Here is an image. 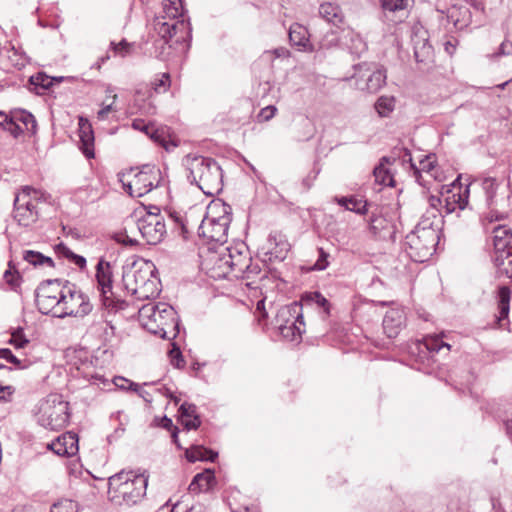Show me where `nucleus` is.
<instances>
[{
    "mask_svg": "<svg viewBox=\"0 0 512 512\" xmlns=\"http://www.w3.org/2000/svg\"><path fill=\"white\" fill-rule=\"evenodd\" d=\"M13 124L21 128V133L28 131L31 133L36 132L37 123L35 117L26 110H15L12 112Z\"/></svg>",
    "mask_w": 512,
    "mask_h": 512,
    "instance_id": "7c9ffc66",
    "label": "nucleus"
},
{
    "mask_svg": "<svg viewBox=\"0 0 512 512\" xmlns=\"http://www.w3.org/2000/svg\"><path fill=\"white\" fill-rule=\"evenodd\" d=\"M511 290L507 284L498 285L497 289V305L499 316L497 317L498 323L508 318L510 311Z\"/></svg>",
    "mask_w": 512,
    "mask_h": 512,
    "instance_id": "c756f323",
    "label": "nucleus"
},
{
    "mask_svg": "<svg viewBox=\"0 0 512 512\" xmlns=\"http://www.w3.org/2000/svg\"><path fill=\"white\" fill-rule=\"evenodd\" d=\"M215 481V476L210 470H206L202 473H197L191 483L189 484V491L198 494L203 491H207L212 482Z\"/></svg>",
    "mask_w": 512,
    "mask_h": 512,
    "instance_id": "473e14b6",
    "label": "nucleus"
},
{
    "mask_svg": "<svg viewBox=\"0 0 512 512\" xmlns=\"http://www.w3.org/2000/svg\"><path fill=\"white\" fill-rule=\"evenodd\" d=\"M493 262L496 267V277H506L512 284V254L510 252L493 256Z\"/></svg>",
    "mask_w": 512,
    "mask_h": 512,
    "instance_id": "2f4dec72",
    "label": "nucleus"
},
{
    "mask_svg": "<svg viewBox=\"0 0 512 512\" xmlns=\"http://www.w3.org/2000/svg\"><path fill=\"white\" fill-rule=\"evenodd\" d=\"M370 231L380 238H386L394 233V226L390 220L381 214L373 213L370 217Z\"/></svg>",
    "mask_w": 512,
    "mask_h": 512,
    "instance_id": "cd10ccee",
    "label": "nucleus"
},
{
    "mask_svg": "<svg viewBox=\"0 0 512 512\" xmlns=\"http://www.w3.org/2000/svg\"><path fill=\"white\" fill-rule=\"evenodd\" d=\"M388 157H382L380 163L373 169V175L375 182L380 185L393 186L394 180L390 171L385 167V163H389Z\"/></svg>",
    "mask_w": 512,
    "mask_h": 512,
    "instance_id": "f704fd0d",
    "label": "nucleus"
},
{
    "mask_svg": "<svg viewBox=\"0 0 512 512\" xmlns=\"http://www.w3.org/2000/svg\"><path fill=\"white\" fill-rule=\"evenodd\" d=\"M277 322L279 323V332L283 338L289 341H300L305 331L302 305L294 302L282 307L278 312Z\"/></svg>",
    "mask_w": 512,
    "mask_h": 512,
    "instance_id": "9b49d317",
    "label": "nucleus"
},
{
    "mask_svg": "<svg viewBox=\"0 0 512 512\" xmlns=\"http://www.w3.org/2000/svg\"><path fill=\"white\" fill-rule=\"evenodd\" d=\"M183 165L189 171L188 178L207 196L218 194L223 187V175L218 163L209 157L188 154Z\"/></svg>",
    "mask_w": 512,
    "mask_h": 512,
    "instance_id": "20e7f679",
    "label": "nucleus"
},
{
    "mask_svg": "<svg viewBox=\"0 0 512 512\" xmlns=\"http://www.w3.org/2000/svg\"><path fill=\"white\" fill-rule=\"evenodd\" d=\"M9 269L4 272L5 282L11 287L12 290L16 291L21 284L22 277L17 270H15V266L12 261L8 264Z\"/></svg>",
    "mask_w": 512,
    "mask_h": 512,
    "instance_id": "49530a36",
    "label": "nucleus"
},
{
    "mask_svg": "<svg viewBox=\"0 0 512 512\" xmlns=\"http://www.w3.org/2000/svg\"><path fill=\"white\" fill-rule=\"evenodd\" d=\"M62 288L59 280H47L36 290V303L41 313L49 314L52 310H59Z\"/></svg>",
    "mask_w": 512,
    "mask_h": 512,
    "instance_id": "2eb2a0df",
    "label": "nucleus"
},
{
    "mask_svg": "<svg viewBox=\"0 0 512 512\" xmlns=\"http://www.w3.org/2000/svg\"><path fill=\"white\" fill-rule=\"evenodd\" d=\"M170 86V75L163 73L161 78L154 82V90L157 93L165 92Z\"/></svg>",
    "mask_w": 512,
    "mask_h": 512,
    "instance_id": "680f3d73",
    "label": "nucleus"
},
{
    "mask_svg": "<svg viewBox=\"0 0 512 512\" xmlns=\"http://www.w3.org/2000/svg\"><path fill=\"white\" fill-rule=\"evenodd\" d=\"M138 230L150 245L160 243L166 234L164 217L160 213H147L138 222Z\"/></svg>",
    "mask_w": 512,
    "mask_h": 512,
    "instance_id": "dca6fc26",
    "label": "nucleus"
},
{
    "mask_svg": "<svg viewBox=\"0 0 512 512\" xmlns=\"http://www.w3.org/2000/svg\"><path fill=\"white\" fill-rule=\"evenodd\" d=\"M59 299L61 301L59 310H56L53 314L60 318L66 316L84 317L92 311L89 298L81 290L76 289L74 285L63 286Z\"/></svg>",
    "mask_w": 512,
    "mask_h": 512,
    "instance_id": "1a4fd4ad",
    "label": "nucleus"
},
{
    "mask_svg": "<svg viewBox=\"0 0 512 512\" xmlns=\"http://www.w3.org/2000/svg\"><path fill=\"white\" fill-rule=\"evenodd\" d=\"M45 425L51 430L64 427L69 421L68 402L58 395L49 396L46 406L43 408Z\"/></svg>",
    "mask_w": 512,
    "mask_h": 512,
    "instance_id": "4468645a",
    "label": "nucleus"
},
{
    "mask_svg": "<svg viewBox=\"0 0 512 512\" xmlns=\"http://www.w3.org/2000/svg\"><path fill=\"white\" fill-rule=\"evenodd\" d=\"M443 335H428L423 339V345L429 352H439L442 348L450 350V345L443 341Z\"/></svg>",
    "mask_w": 512,
    "mask_h": 512,
    "instance_id": "c03bdc74",
    "label": "nucleus"
},
{
    "mask_svg": "<svg viewBox=\"0 0 512 512\" xmlns=\"http://www.w3.org/2000/svg\"><path fill=\"white\" fill-rule=\"evenodd\" d=\"M428 203H429L430 209H428L424 214H428L430 211H436L435 216L437 215V217L440 218V228H442L444 216L442 214V211L439 209V207L444 208L442 198H440L438 196L431 195L428 198Z\"/></svg>",
    "mask_w": 512,
    "mask_h": 512,
    "instance_id": "6e6d98bb",
    "label": "nucleus"
},
{
    "mask_svg": "<svg viewBox=\"0 0 512 512\" xmlns=\"http://www.w3.org/2000/svg\"><path fill=\"white\" fill-rule=\"evenodd\" d=\"M15 389L10 386H2L0 385V401L1 402H9L11 401V397L14 393Z\"/></svg>",
    "mask_w": 512,
    "mask_h": 512,
    "instance_id": "338daca9",
    "label": "nucleus"
},
{
    "mask_svg": "<svg viewBox=\"0 0 512 512\" xmlns=\"http://www.w3.org/2000/svg\"><path fill=\"white\" fill-rule=\"evenodd\" d=\"M95 278L103 306L109 310L119 311L126 308V301L116 298L113 289V269L110 262L100 259L96 265Z\"/></svg>",
    "mask_w": 512,
    "mask_h": 512,
    "instance_id": "9d476101",
    "label": "nucleus"
},
{
    "mask_svg": "<svg viewBox=\"0 0 512 512\" xmlns=\"http://www.w3.org/2000/svg\"><path fill=\"white\" fill-rule=\"evenodd\" d=\"M301 302L300 305H302V307L315 305L318 308H322L326 316L330 314L329 301L320 292L315 291L305 294Z\"/></svg>",
    "mask_w": 512,
    "mask_h": 512,
    "instance_id": "72a5a7b5",
    "label": "nucleus"
},
{
    "mask_svg": "<svg viewBox=\"0 0 512 512\" xmlns=\"http://www.w3.org/2000/svg\"><path fill=\"white\" fill-rule=\"evenodd\" d=\"M341 41L353 55L360 56L367 50L366 42L362 39L360 34L356 33L352 29L343 31Z\"/></svg>",
    "mask_w": 512,
    "mask_h": 512,
    "instance_id": "bb28decb",
    "label": "nucleus"
},
{
    "mask_svg": "<svg viewBox=\"0 0 512 512\" xmlns=\"http://www.w3.org/2000/svg\"><path fill=\"white\" fill-rule=\"evenodd\" d=\"M355 87L361 91L375 93L386 84V70L370 63L354 65Z\"/></svg>",
    "mask_w": 512,
    "mask_h": 512,
    "instance_id": "ddd939ff",
    "label": "nucleus"
},
{
    "mask_svg": "<svg viewBox=\"0 0 512 512\" xmlns=\"http://www.w3.org/2000/svg\"><path fill=\"white\" fill-rule=\"evenodd\" d=\"M481 187L485 194L486 205L489 208L490 221H498L505 218L511 208L509 186L502 185L496 178L485 177L481 181Z\"/></svg>",
    "mask_w": 512,
    "mask_h": 512,
    "instance_id": "0eeeda50",
    "label": "nucleus"
},
{
    "mask_svg": "<svg viewBox=\"0 0 512 512\" xmlns=\"http://www.w3.org/2000/svg\"><path fill=\"white\" fill-rule=\"evenodd\" d=\"M230 258L227 256V247L223 245L217 249L209 248L204 264L215 279L226 278L231 273Z\"/></svg>",
    "mask_w": 512,
    "mask_h": 512,
    "instance_id": "a211bd4d",
    "label": "nucleus"
},
{
    "mask_svg": "<svg viewBox=\"0 0 512 512\" xmlns=\"http://www.w3.org/2000/svg\"><path fill=\"white\" fill-rule=\"evenodd\" d=\"M289 40L294 46L306 47L309 41L307 29L298 23L291 25L289 28Z\"/></svg>",
    "mask_w": 512,
    "mask_h": 512,
    "instance_id": "58836bf2",
    "label": "nucleus"
},
{
    "mask_svg": "<svg viewBox=\"0 0 512 512\" xmlns=\"http://www.w3.org/2000/svg\"><path fill=\"white\" fill-rule=\"evenodd\" d=\"M493 246L494 254H506L510 252L512 254V232L510 229L504 226H498L493 231Z\"/></svg>",
    "mask_w": 512,
    "mask_h": 512,
    "instance_id": "393cba45",
    "label": "nucleus"
},
{
    "mask_svg": "<svg viewBox=\"0 0 512 512\" xmlns=\"http://www.w3.org/2000/svg\"><path fill=\"white\" fill-rule=\"evenodd\" d=\"M0 359H5L7 362L14 364L18 369H24L27 365L22 364V361L18 359L10 349H0Z\"/></svg>",
    "mask_w": 512,
    "mask_h": 512,
    "instance_id": "13d9d810",
    "label": "nucleus"
},
{
    "mask_svg": "<svg viewBox=\"0 0 512 512\" xmlns=\"http://www.w3.org/2000/svg\"><path fill=\"white\" fill-rule=\"evenodd\" d=\"M266 249L270 261H283L290 250V244L283 234L272 232L267 239Z\"/></svg>",
    "mask_w": 512,
    "mask_h": 512,
    "instance_id": "aec40b11",
    "label": "nucleus"
},
{
    "mask_svg": "<svg viewBox=\"0 0 512 512\" xmlns=\"http://www.w3.org/2000/svg\"><path fill=\"white\" fill-rule=\"evenodd\" d=\"M453 189H456L455 184H453ZM457 189L459 190L458 192H454V190H447L448 194L451 193V195L446 196L444 199V210L447 215L453 213L456 208L463 210L468 203V188L464 189L463 192H461L460 186L457 187Z\"/></svg>",
    "mask_w": 512,
    "mask_h": 512,
    "instance_id": "a878e982",
    "label": "nucleus"
},
{
    "mask_svg": "<svg viewBox=\"0 0 512 512\" xmlns=\"http://www.w3.org/2000/svg\"><path fill=\"white\" fill-rule=\"evenodd\" d=\"M14 219L19 225L28 227L35 223L38 219V211L36 205L26 194L19 193L14 200Z\"/></svg>",
    "mask_w": 512,
    "mask_h": 512,
    "instance_id": "6ab92c4d",
    "label": "nucleus"
},
{
    "mask_svg": "<svg viewBox=\"0 0 512 512\" xmlns=\"http://www.w3.org/2000/svg\"><path fill=\"white\" fill-rule=\"evenodd\" d=\"M318 252H319V257H318L317 261L315 262V264L313 265L312 270L323 271L329 265V262H328L329 253H327L323 248H318Z\"/></svg>",
    "mask_w": 512,
    "mask_h": 512,
    "instance_id": "bf43d9fd",
    "label": "nucleus"
},
{
    "mask_svg": "<svg viewBox=\"0 0 512 512\" xmlns=\"http://www.w3.org/2000/svg\"><path fill=\"white\" fill-rule=\"evenodd\" d=\"M277 111V108L273 105L266 106L262 108L258 114L259 121H269L271 120Z\"/></svg>",
    "mask_w": 512,
    "mask_h": 512,
    "instance_id": "e2e57ef3",
    "label": "nucleus"
},
{
    "mask_svg": "<svg viewBox=\"0 0 512 512\" xmlns=\"http://www.w3.org/2000/svg\"><path fill=\"white\" fill-rule=\"evenodd\" d=\"M319 15L334 26H338L344 20L342 9L338 4L332 2L322 3L319 7Z\"/></svg>",
    "mask_w": 512,
    "mask_h": 512,
    "instance_id": "c85d7f7f",
    "label": "nucleus"
},
{
    "mask_svg": "<svg viewBox=\"0 0 512 512\" xmlns=\"http://www.w3.org/2000/svg\"><path fill=\"white\" fill-rule=\"evenodd\" d=\"M21 194H26L27 193V198L28 199H31L32 203H38V202H46V203H50L51 202V195L48 194L47 192L45 191H42V190H38V189H35L33 187H30V186H24L20 192Z\"/></svg>",
    "mask_w": 512,
    "mask_h": 512,
    "instance_id": "a18cd8bd",
    "label": "nucleus"
},
{
    "mask_svg": "<svg viewBox=\"0 0 512 512\" xmlns=\"http://www.w3.org/2000/svg\"><path fill=\"white\" fill-rule=\"evenodd\" d=\"M206 452V448L201 446H195L191 449L186 450V458L189 462H196V461H210L214 462L215 459L218 456L217 452H209L210 456H203V453Z\"/></svg>",
    "mask_w": 512,
    "mask_h": 512,
    "instance_id": "79ce46f5",
    "label": "nucleus"
},
{
    "mask_svg": "<svg viewBox=\"0 0 512 512\" xmlns=\"http://www.w3.org/2000/svg\"><path fill=\"white\" fill-rule=\"evenodd\" d=\"M0 126L9 131L15 137H17L21 132V128L13 124L12 113L8 115L5 112L0 111Z\"/></svg>",
    "mask_w": 512,
    "mask_h": 512,
    "instance_id": "864d4df0",
    "label": "nucleus"
},
{
    "mask_svg": "<svg viewBox=\"0 0 512 512\" xmlns=\"http://www.w3.org/2000/svg\"><path fill=\"white\" fill-rule=\"evenodd\" d=\"M336 202L345 209L353 211L357 214L365 215L368 213L367 201H364L362 204V200H358L354 196L336 198Z\"/></svg>",
    "mask_w": 512,
    "mask_h": 512,
    "instance_id": "e433bc0d",
    "label": "nucleus"
},
{
    "mask_svg": "<svg viewBox=\"0 0 512 512\" xmlns=\"http://www.w3.org/2000/svg\"><path fill=\"white\" fill-rule=\"evenodd\" d=\"M380 117L389 116L395 108V98L392 96H381L374 105Z\"/></svg>",
    "mask_w": 512,
    "mask_h": 512,
    "instance_id": "37998d69",
    "label": "nucleus"
},
{
    "mask_svg": "<svg viewBox=\"0 0 512 512\" xmlns=\"http://www.w3.org/2000/svg\"><path fill=\"white\" fill-rule=\"evenodd\" d=\"M232 221V208L223 201H213L207 208L206 216L199 227V236L208 241L224 245L228 237L229 225Z\"/></svg>",
    "mask_w": 512,
    "mask_h": 512,
    "instance_id": "423d86ee",
    "label": "nucleus"
},
{
    "mask_svg": "<svg viewBox=\"0 0 512 512\" xmlns=\"http://www.w3.org/2000/svg\"><path fill=\"white\" fill-rule=\"evenodd\" d=\"M54 79L55 78H52L43 72H38L30 77L29 82L36 89L41 88L42 90H47L53 85Z\"/></svg>",
    "mask_w": 512,
    "mask_h": 512,
    "instance_id": "de8ad7c7",
    "label": "nucleus"
},
{
    "mask_svg": "<svg viewBox=\"0 0 512 512\" xmlns=\"http://www.w3.org/2000/svg\"><path fill=\"white\" fill-rule=\"evenodd\" d=\"M129 388H133V391L136 392L145 402H152V396L150 393L142 389L137 383H129Z\"/></svg>",
    "mask_w": 512,
    "mask_h": 512,
    "instance_id": "69168bd1",
    "label": "nucleus"
},
{
    "mask_svg": "<svg viewBox=\"0 0 512 512\" xmlns=\"http://www.w3.org/2000/svg\"><path fill=\"white\" fill-rule=\"evenodd\" d=\"M148 478L133 471H120L108 479V499L117 506L137 504L146 494Z\"/></svg>",
    "mask_w": 512,
    "mask_h": 512,
    "instance_id": "7ed1b4c3",
    "label": "nucleus"
},
{
    "mask_svg": "<svg viewBox=\"0 0 512 512\" xmlns=\"http://www.w3.org/2000/svg\"><path fill=\"white\" fill-rule=\"evenodd\" d=\"M169 8L167 10L168 16L171 17L169 21H164L161 19H157L155 23V30L159 35V39L156 40V44L160 43L162 48L165 45H168L170 39L176 37V42H190L191 35V26L190 23L184 19H176L178 15L177 8Z\"/></svg>",
    "mask_w": 512,
    "mask_h": 512,
    "instance_id": "6e6552de",
    "label": "nucleus"
},
{
    "mask_svg": "<svg viewBox=\"0 0 512 512\" xmlns=\"http://www.w3.org/2000/svg\"><path fill=\"white\" fill-rule=\"evenodd\" d=\"M227 256L230 258L231 272L242 274L249 270L251 258L248 256L247 248L244 244L227 247Z\"/></svg>",
    "mask_w": 512,
    "mask_h": 512,
    "instance_id": "5701e85b",
    "label": "nucleus"
},
{
    "mask_svg": "<svg viewBox=\"0 0 512 512\" xmlns=\"http://www.w3.org/2000/svg\"><path fill=\"white\" fill-rule=\"evenodd\" d=\"M50 512H77V504L72 500H63L54 504Z\"/></svg>",
    "mask_w": 512,
    "mask_h": 512,
    "instance_id": "4d7b16f0",
    "label": "nucleus"
},
{
    "mask_svg": "<svg viewBox=\"0 0 512 512\" xmlns=\"http://www.w3.org/2000/svg\"><path fill=\"white\" fill-rule=\"evenodd\" d=\"M297 126L302 130V133H297L296 138L299 141H306L313 137L314 127L309 119L303 118Z\"/></svg>",
    "mask_w": 512,
    "mask_h": 512,
    "instance_id": "3c124183",
    "label": "nucleus"
},
{
    "mask_svg": "<svg viewBox=\"0 0 512 512\" xmlns=\"http://www.w3.org/2000/svg\"><path fill=\"white\" fill-rule=\"evenodd\" d=\"M58 456H73L78 451V436L73 432H66L58 436L47 445Z\"/></svg>",
    "mask_w": 512,
    "mask_h": 512,
    "instance_id": "412c9836",
    "label": "nucleus"
},
{
    "mask_svg": "<svg viewBox=\"0 0 512 512\" xmlns=\"http://www.w3.org/2000/svg\"><path fill=\"white\" fill-rule=\"evenodd\" d=\"M80 149L87 158H94V133L86 118H79Z\"/></svg>",
    "mask_w": 512,
    "mask_h": 512,
    "instance_id": "b1692460",
    "label": "nucleus"
},
{
    "mask_svg": "<svg viewBox=\"0 0 512 512\" xmlns=\"http://www.w3.org/2000/svg\"><path fill=\"white\" fill-rule=\"evenodd\" d=\"M23 259L35 267H37V266H48L50 268L54 267V261L52 260V258L47 257L37 251H33V250L23 251Z\"/></svg>",
    "mask_w": 512,
    "mask_h": 512,
    "instance_id": "ea45409f",
    "label": "nucleus"
},
{
    "mask_svg": "<svg viewBox=\"0 0 512 512\" xmlns=\"http://www.w3.org/2000/svg\"><path fill=\"white\" fill-rule=\"evenodd\" d=\"M161 181V170L155 165L146 164L133 175L128 184H124V187L131 196L142 197L158 187Z\"/></svg>",
    "mask_w": 512,
    "mask_h": 512,
    "instance_id": "f8f14e48",
    "label": "nucleus"
},
{
    "mask_svg": "<svg viewBox=\"0 0 512 512\" xmlns=\"http://www.w3.org/2000/svg\"><path fill=\"white\" fill-rule=\"evenodd\" d=\"M508 55H512V42L505 40L500 44L498 51L494 53L492 57L498 58L499 56Z\"/></svg>",
    "mask_w": 512,
    "mask_h": 512,
    "instance_id": "0e129e2a",
    "label": "nucleus"
},
{
    "mask_svg": "<svg viewBox=\"0 0 512 512\" xmlns=\"http://www.w3.org/2000/svg\"><path fill=\"white\" fill-rule=\"evenodd\" d=\"M124 289L139 300H147L160 292V279L152 261L137 259L122 268Z\"/></svg>",
    "mask_w": 512,
    "mask_h": 512,
    "instance_id": "f03ea898",
    "label": "nucleus"
},
{
    "mask_svg": "<svg viewBox=\"0 0 512 512\" xmlns=\"http://www.w3.org/2000/svg\"><path fill=\"white\" fill-rule=\"evenodd\" d=\"M110 48L113 50L115 55L124 58L131 54L133 44L123 39L119 43H115L114 41H112L110 43Z\"/></svg>",
    "mask_w": 512,
    "mask_h": 512,
    "instance_id": "5fc2aeb1",
    "label": "nucleus"
},
{
    "mask_svg": "<svg viewBox=\"0 0 512 512\" xmlns=\"http://www.w3.org/2000/svg\"><path fill=\"white\" fill-rule=\"evenodd\" d=\"M143 327L163 339H172L179 333V319L175 309L167 303H148L139 309Z\"/></svg>",
    "mask_w": 512,
    "mask_h": 512,
    "instance_id": "39448f33",
    "label": "nucleus"
},
{
    "mask_svg": "<svg viewBox=\"0 0 512 512\" xmlns=\"http://www.w3.org/2000/svg\"><path fill=\"white\" fill-rule=\"evenodd\" d=\"M448 19L453 23L456 29L462 30L468 26L470 21V11L467 8H452L449 11Z\"/></svg>",
    "mask_w": 512,
    "mask_h": 512,
    "instance_id": "4c0bfd02",
    "label": "nucleus"
},
{
    "mask_svg": "<svg viewBox=\"0 0 512 512\" xmlns=\"http://www.w3.org/2000/svg\"><path fill=\"white\" fill-rule=\"evenodd\" d=\"M155 143L162 146L165 150H169L170 146L176 147L177 144L169 139V130L167 127L155 128L152 125V129L147 134Z\"/></svg>",
    "mask_w": 512,
    "mask_h": 512,
    "instance_id": "c9c22d12",
    "label": "nucleus"
},
{
    "mask_svg": "<svg viewBox=\"0 0 512 512\" xmlns=\"http://www.w3.org/2000/svg\"><path fill=\"white\" fill-rule=\"evenodd\" d=\"M118 99L117 94L111 95V102L106 104L103 102L101 104V109L97 112V119L99 121H105L108 119L109 114L112 112H117L118 108L115 106V102Z\"/></svg>",
    "mask_w": 512,
    "mask_h": 512,
    "instance_id": "8fccbe9b",
    "label": "nucleus"
},
{
    "mask_svg": "<svg viewBox=\"0 0 512 512\" xmlns=\"http://www.w3.org/2000/svg\"><path fill=\"white\" fill-rule=\"evenodd\" d=\"M406 315L401 308L388 310L383 319V330L389 338H395L405 326Z\"/></svg>",
    "mask_w": 512,
    "mask_h": 512,
    "instance_id": "4be33fe9",
    "label": "nucleus"
},
{
    "mask_svg": "<svg viewBox=\"0 0 512 512\" xmlns=\"http://www.w3.org/2000/svg\"><path fill=\"white\" fill-rule=\"evenodd\" d=\"M56 252L69 260L71 263L75 264L78 268L83 270L86 267V259L85 257L75 254L73 251H71L65 244L60 243L56 245L55 247Z\"/></svg>",
    "mask_w": 512,
    "mask_h": 512,
    "instance_id": "a19ab883",
    "label": "nucleus"
},
{
    "mask_svg": "<svg viewBox=\"0 0 512 512\" xmlns=\"http://www.w3.org/2000/svg\"><path fill=\"white\" fill-rule=\"evenodd\" d=\"M8 343L13 345L16 349H21L28 345L29 340L25 336L23 329L18 327L11 333V338Z\"/></svg>",
    "mask_w": 512,
    "mask_h": 512,
    "instance_id": "603ef678",
    "label": "nucleus"
},
{
    "mask_svg": "<svg viewBox=\"0 0 512 512\" xmlns=\"http://www.w3.org/2000/svg\"><path fill=\"white\" fill-rule=\"evenodd\" d=\"M179 412L182 419L198 416L197 407L194 404L187 402L180 405Z\"/></svg>",
    "mask_w": 512,
    "mask_h": 512,
    "instance_id": "052dcab7",
    "label": "nucleus"
},
{
    "mask_svg": "<svg viewBox=\"0 0 512 512\" xmlns=\"http://www.w3.org/2000/svg\"><path fill=\"white\" fill-rule=\"evenodd\" d=\"M436 211L423 214L415 229L406 236L405 250L414 262L423 263L434 254L439 243L440 218Z\"/></svg>",
    "mask_w": 512,
    "mask_h": 512,
    "instance_id": "f257e3e1",
    "label": "nucleus"
},
{
    "mask_svg": "<svg viewBox=\"0 0 512 512\" xmlns=\"http://www.w3.org/2000/svg\"><path fill=\"white\" fill-rule=\"evenodd\" d=\"M182 423L187 430H191V429H197L201 424V420H200L199 416H194L192 418L182 419Z\"/></svg>",
    "mask_w": 512,
    "mask_h": 512,
    "instance_id": "774afa93",
    "label": "nucleus"
},
{
    "mask_svg": "<svg viewBox=\"0 0 512 512\" xmlns=\"http://www.w3.org/2000/svg\"><path fill=\"white\" fill-rule=\"evenodd\" d=\"M414 57L420 69L428 70L434 62V50L428 41V33L423 29H415L411 38Z\"/></svg>",
    "mask_w": 512,
    "mask_h": 512,
    "instance_id": "f3484780",
    "label": "nucleus"
},
{
    "mask_svg": "<svg viewBox=\"0 0 512 512\" xmlns=\"http://www.w3.org/2000/svg\"><path fill=\"white\" fill-rule=\"evenodd\" d=\"M384 13H396L404 11L408 5V0H380Z\"/></svg>",
    "mask_w": 512,
    "mask_h": 512,
    "instance_id": "09e8293b",
    "label": "nucleus"
}]
</instances>
